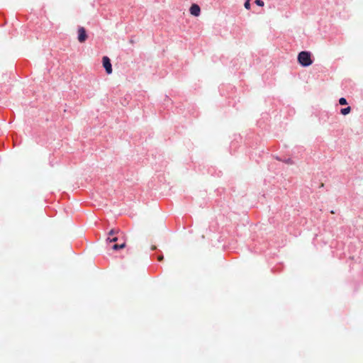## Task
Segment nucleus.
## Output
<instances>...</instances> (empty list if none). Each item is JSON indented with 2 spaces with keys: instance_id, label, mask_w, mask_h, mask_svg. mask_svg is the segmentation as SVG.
<instances>
[{
  "instance_id": "nucleus-3",
  "label": "nucleus",
  "mask_w": 363,
  "mask_h": 363,
  "mask_svg": "<svg viewBox=\"0 0 363 363\" xmlns=\"http://www.w3.org/2000/svg\"><path fill=\"white\" fill-rule=\"evenodd\" d=\"M78 37L77 39L79 43H84L86 41L87 38L86 31L83 27H79L78 28Z\"/></svg>"
},
{
  "instance_id": "nucleus-1",
  "label": "nucleus",
  "mask_w": 363,
  "mask_h": 363,
  "mask_svg": "<svg viewBox=\"0 0 363 363\" xmlns=\"http://www.w3.org/2000/svg\"><path fill=\"white\" fill-rule=\"evenodd\" d=\"M298 62L303 67H308L312 65L311 53L308 51H302L298 55Z\"/></svg>"
},
{
  "instance_id": "nucleus-10",
  "label": "nucleus",
  "mask_w": 363,
  "mask_h": 363,
  "mask_svg": "<svg viewBox=\"0 0 363 363\" xmlns=\"http://www.w3.org/2000/svg\"><path fill=\"white\" fill-rule=\"evenodd\" d=\"M117 240H118L117 237H113V238L108 237L106 240V241H108L109 242H116Z\"/></svg>"
},
{
  "instance_id": "nucleus-6",
  "label": "nucleus",
  "mask_w": 363,
  "mask_h": 363,
  "mask_svg": "<svg viewBox=\"0 0 363 363\" xmlns=\"http://www.w3.org/2000/svg\"><path fill=\"white\" fill-rule=\"evenodd\" d=\"M350 111H351V108L350 106H347V107H346L345 108H342L341 111H340V113L342 115L345 116V115L350 113Z\"/></svg>"
},
{
  "instance_id": "nucleus-12",
  "label": "nucleus",
  "mask_w": 363,
  "mask_h": 363,
  "mask_svg": "<svg viewBox=\"0 0 363 363\" xmlns=\"http://www.w3.org/2000/svg\"><path fill=\"white\" fill-rule=\"evenodd\" d=\"M286 164H293V161L291 159H287L286 160L284 161Z\"/></svg>"
},
{
  "instance_id": "nucleus-8",
  "label": "nucleus",
  "mask_w": 363,
  "mask_h": 363,
  "mask_svg": "<svg viewBox=\"0 0 363 363\" xmlns=\"http://www.w3.org/2000/svg\"><path fill=\"white\" fill-rule=\"evenodd\" d=\"M250 1H248V0H245V3H244V6L246 9H250Z\"/></svg>"
},
{
  "instance_id": "nucleus-2",
  "label": "nucleus",
  "mask_w": 363,
  "mask_h": 363,
  "mask_svg": "<svg viewBox=\"0 0 363 363\" xmlns=\"http://www.w3.org/2000/svg\"><path fill=\"white\" fill-rule=\"evenodd\" d=\"M102 62H103V66L105 68L107 74H111L112 73V65H111L110 59L107 56H104V57H103Z\"/></svg>"
},
{
  "instance_id": "nucleus-7",
  "label": "nucleus",
  "mask_w": 363,
  "mask_h": 363,
  "mask_svg": "<svg viewBox=\"0 0 363 363\" xmlns=\"http://www.w3.org/2000/svg\"><path fill=\"white\" fill-rule=\"evenodd\" d=\"M254 3L255 4L260 7L264 5V2L263 1V0H255Z\"/></svg>"
},
{
  "instance_id": "nucleus-11",
  "label": "nucleus",
  "mask_w": 363,
  "mask_h": 363,
  "mask_svg": "<svg viewBox=\"0 0 363 363\" xmlns=\"http://www.w3.org/2000/svg\"><path fill=\"white\" fill-rule=\"evenodd\" d=\"M339 103L340 105H346L347 104V100L345 98H340L339 99Z\"/></svg>"
},
{
  "instance_id": "nucleus-13",
  "label": "nucleus",
  "mask_w": 363,
  "mask_h": 363,
  "mask_svg": "<svg viewBox=\"0 0 363 363\" xmlns=\"http://www.w3.org/2000/svg\"><path fill=\"white\" fill-rule=\"evenodd\" d=\"M157 259H158V261H162L164 259V256L163 255L158 256Z\"/></svg>"
},
{
  "instance_id": "nucleus-5",
  "label": "nucleus",
  "mask_w": 363,
  "mask_h": 363,
  "mask_svg": "<svg viewBox=\"0 0 363 363\" xmlns=\"http://www.w3.org/2000/svg\"><path fill=\"white\" fill-rule=\"evenodd\" d=\"M125 247V242H123V243L121 244H115L113 245L111 248L113 250H120V249H123L124 247Z\"/></svg>"
},
{
  "instance_id": "nucleus-14",
  "label": "nucleus",
  "mask_w": 363,
  "mask_h": 363,
  "mask_svg": "<svg viewBox=\"0 0 363 363\" xmlns=\"http://www.w3.org/2000/svg\"><path fill=\"white\" fill-rule=\"evenodd\" d=\"M156 249H157V247H156L155 245H152V246L151 247V250H155Z\"/></svg>"
},
{
  "instance_id": "nucleus-4",
  "label": "nucleus",
  "mask_w": 363,
  "mask_h": 363,
  "mask_svg": "<svg viewBox=\"0 0 363 363\" xmlns=\"http://www.w3.org/2000/svg\"><path fill=\"white\" fill-rule=\"evenodd\" d=\"M190 13L194 16H199L201 13V8L196 4H192L189 9Z\"/></svg>"
},
{
  "instance_id": "nucleus-9",
  "label": "nucleus",
  "mask_w": 363,
  "mask_h": 363,
  "mask_svg": "<svg viewBox=\"0 0 363 363\" xmlns=\"http://www.w3.org/2000/svg\"><path fill=\"white\" fill-rule=\"evenodd\" d=\"M119 231L118 230H114V229H112L110 230L109 233H108V237H111L113 236V235H116L118 233Z\"/></svg>"
}]
</instances>
